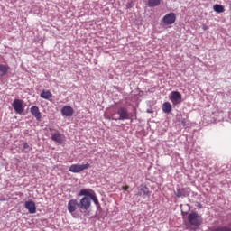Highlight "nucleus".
Here are the masks:
<instances>
[{
  "label": "nucleus",
  "instance_id": "f257e3e1",
  "mask_svg": "<svg viewBox=\"0 0 231 231\" xmlns=\"http://www.w3.org/2000/svg\"><path fill=\"white\" fill-rule=\"evenodd\" d=\"M188 221L192 226H199L203 223V218L198 212H191L188 216Z\"/></svg>",
  "mask_w": 231,
  "mask_h": 231
},
{
  "label": "nucleus",
  "instance_id": "f03ea898",
  "mask_svg": "<svg viewBox=\"0 0 231 231\" xmlns=\"http://www.w3.org/2000/svg\"><path fill=\"white\" fill-rule=\"evenodd\" d=\"M91 165L89 163L85 164H72L70 165L69 171V172H73L74 174H79V172H82V171H86L89 169Z\"/></svg>",
  "mask_w": 231,
  "mask_h": 231
},
{
  "label": "nucleus",
  "instance_id": "7ed1b4c3",
  "mask_svg": "<svg viewBox=\"0 0 231 231\" xmlns=\"http://www.w3.org/2000/svg\"><path fill=\"white\" fill-rule=\"evenodd\" d=\"M23 104H24V101L21 99H14L13 101L12 106L17 115H23V113H24V106Z\"/></svg>",
  "mask_w": 231,
  "mask_h": 231
},
{
  "label": "nucleus",
  "instance_id": "20e7f679",
  "mask_svg": "<svg viewBox=\"0 0 231 231\" xmlns=\"http://www.w3.org/2000/svg\"><path fill=\"white\" fill-rule=\"evenodd\" d=\"M79 203L80 210H89L91 208V199L89 197H83Z\"/></svg>",
  "mask_w": 231,
  "mask_h": 231
},
{
  "label": "nucleus",
  "instance_id": "39448f33",
  "mask_svg": "<svg viewBox=\"0 0 231 231\" xmlns=\"http://www.w3.org/2000/svg\"><path fill=\"white\" fill-rule=\"evenodd\" d=\"M162 23L166 26H169L170 24H174V23H176V14L174 13L167 14L166 15L163 16Z\"/></svg>",
  "mask_w": 231,
  "mask_h": 231
},
{
  "label": "nucleus",
  "instance_id": "423d86ee",
  "mask_svg": "<svg viewBox=\"0 0 231 231\" xmlns=\"http://www.w3.org/2000/svg\"><path fill=\"white\" fill-rule=\"evenodd\" d=\"M117 115H119V118H113V120H129V112L125 107H119Z\"/></svg>",
  "mask_w": 231,
  "mask_h": 231
},
{
  "label": "nucleus",
  "instance_id": "0eeeda50",
  "mask_svg": "<svg viewBox=\"0 0 231 231\" xmlns=\"http://www.w3.org/2000/svg\"><path fill=\"white\" fill-rule=\"evenodd\" d=\"M79 200L72 199L68 202L67 208L70 214H73L79 208Z\"/></svg>",
  "mask_w": 231,
  "mask_h": 231
},
{
  "label": "nucleus",
  "instance_id": "6e6552de",
  "mask_svg": "<svg viewBox=\"0 0 231 231\" xmlns=\"http://www.w3.org/2000/svg\"><path fill=\"white\" fill-rule=\"evenodd\" d=\"M170 100H171L172 104L176 106V104H181V93L178 91H172L171 93Z\"/></svg>",
  "mask_w": 231,
  "mask_h": 231
},
{
  "label": "nucleus",
  "instance_id": "1a4fd4ad",
  "mask_svg": "<svg viewBox=\"0 0 231 231\" xmlns=\"http://www.w3.org/2000/svg\"><path fill=\"white\" fill-rule=\"evenodd\" d=\"M74 113H75V110H73V107H71L70 106H64L61 108L62 116H73Z\"/></svg>",
  "mask_w": 231,
  "mask_h": 231
},
{
  "label": "nucleus",
  "instance_id": "9d476101",
  "mask_svg": "<svg viewBox=\"0 0 231 231\" xmlns=\"http://www.w3.org/2000/svg\"><path fill=\"white\" fill-rule=\"evenodd\" d=\"M31 114L38 122H40L41 118H42V115L41 114V110H39V106H33L31 107Z\"/></svg>",
  "mask_w": 231,
  "mask_h": 231
},
{
  "label": "nucleus",
  "instance_id": "9b49d317",
  "mask_svg": "<svg viewBox=\"0 0 231 231\" xmlns=\"http://www.w3.org/2000/svg\"><path fill=\"white\" fill-rule=\"evenodd\" d=\"M41 98L44 100H49V102H53V94L50 90H42L40 94Z\"/></svg>",
  "mask_w": 231,
  "mask_h": 231
},
{
  "label": "nucleus",
  "instance_id": "f8f14e48",
  "mask_svg": "<svg viewBox=\"0 0 231 231\" xmlns=\"http://www.w3.org/2000/svg\"><path fill=\"white\" fill-rule=\"evenodd\" d=\"M137 196H151V190H149V188L146 185L142 184L139 187V192Z\"/></svg>",
  "mask_w": 231,
  "mask_h": 231
},
{
  "label": "nucleus",
  "instance_id": "ddd939ff",
  "mask_svg": "<svg viewBox=\"0 0 231 231\" xmlns=\"http://www.w3.org/2000/svg\"><path fill=\"white\" fill-rule=\"evenodd\" d=\"M25 208H27L30 214H35V212H37V207L33 201H26Z\"/></svg>",
  "mask_w": 231,
  "mask_h": 231
},
{
  "label": "nucleus",
  "instance_id": "4468645a",
  "mask_svg": "<svg viewBox=\"0 0 231 231\" xmlns=\"http://www.w3.org/2000/svg\"><path fill=\"white\" fill-rule=\"evenodd\" d=\"M51 140L57 143H62V142H64V134L56 132L55 134H51Z\"/></svg>",
  "mask_w": 231,
  "mask_h": 231
},
{
  "label": "nucleus",
  "instance_id": "2eb2a0df",
  "mask_svg": "<svg viewBox=\"0 0 231 231\" xmlns=\"http://www.w3.org/2000/svg\"><path fill=\"white\" fill-rule=\"evenodd\" d=\"M94 194L95 191L93 189H81L79 196H85V198H89L90 199Z\"/></svg>",
  "mask_w": 231,
  "mask_h": 231
},
{
  "label": "nucleus",
  "instance_id": "dca6fc26",
  "mask_svg": "<svg viewBox=\"0 0 231 231\" xmlns=\"http://www.w3.org/2000/svg\"><path fill=\"white\" fill-rule=\"evenodd\" d=\"M162 111L163 113H171V111H172V106L171 105V103L165 102L162 105Z\"/></svg>",
  "mask_w": 231,
  "mask_h": 231
},
{
  "label": "nucleus",
  "instance_id": "f3484780",
  "mask_svg": "<svg viewBox=\"0 0 231 231\" xmlns=\"http://www.w3.org/2000/svg\"><path fill=\"white\" fill-rule=\"evenodd\" d=\"M213 10L217 12V14H223V12H225V6L217 4L213 6Z\"/></svg>",
  "mask_w": 231,
  "mask_h": 231
},
{
  "label": "nucleus",
  "instance_id": "a211bd4d",
  "mask_svg": "<svg viewBox=\"0 0 231 231\" xmlns=\"http://www.w3.org/2000/svg\"><path fill=\"white\" fill-rule=\"evenodd\" d=\"M8 73V68L5 65H0V77H5Z\"/></svg>",
  "mask_w": 231,
  "mask_h": 231
},
{
  "label": "nucleus",
  "instance_id": "6ab92c4d",
  "mask_svg": "<svg viewBox=\"0 0 231 231\" xmlns=\"http://www.w3.org/2000/svg\"><path fill=\"white\" fill-rule=\"evenodd\" d=\"M161 0H148V6H150V8L159 6Z\"/></svg>",
  "mask_w": 231,
  "mask_h": 231
},
{
  "label": "nucleus",
  "instance_id": "aec40b11",
  "mask_svg": "<svg viewBox=\"0 0 231 231\" xmlns=\"http://www.w3.org/2000/svg\"><path fill=\"white\" fill-rule=\"evenodd\" d=\"M91 199H92V201H94L97 208H100V202L98 201V198H97V194L96 193H94L92 195V197L90 199V201H91Z\"/></svg>",
  "mask_w": 231,
  "mask_h": 231
},
{
  "label": "nucleus",
  "instance_id": "412c9836",
  "mask_svg": "<svg viewBox=\"0 0 231 231\" xmlns=\"http://www.w3.org/2000/svg\"><path fill=\"white\" fill-rule=\"evenodd\" d=\"M211 231H231V228L226 226H221L213 228Z\"/></svg>",
  "mask_w": 231,
  "mask_h": 231
},
{
  "label": "nucleus",
  "instance_id": "4be33fe9",
  "mask_svg": "<svg viewBox=\"0 0 231 231\" xmlns=\"http://www.w3.org/2000/svg\"><path fill=\"white\" fill-rule=\"evenodd\" d=\"M175 196L177 198H182L183 197V192H181V190L177 189V191L175 192Z\"/></svg>",
  "mask_w": 231,
  "mask_h": 231
},
{
  "label": "nucleus",
  "instance_id": "5701e85b",
  "mask_svg": "<svg viewBox=\"0 0 231 231\" xmlns=\"http://www.w3.org/2000/svg\"><path fill=\"white\" fill-rule=\"evenodd\" d=\"M23 149H24V151H26V150L30 151V145L28 144V143H23Z\"/></svg>",
  "mask_w": 231,
  "mask_h": 231
},
{
  "label": "nucleus",
  "instance_id": "b1692460",
  "mask_svg": "<svg viewBox=\"0 0 231 231\" xmlns=\"http://www.w3.org/2000/svg\"><path fill=\"white\" fill-rule=\"evenodd\" d=\"M122 189H123V190H128L129 189V186L128 185L123 186Z\"/></svg>",
  "mask_w": 231,
  "mask_h": 231
},
{
  "label": "nucleus",
  "instance_id": "393cba45",
  "mask_svg": "<svg viewBox=\"0 0 231 231\" xmlns=\"http://www.w3.org/2000/svg\"><path fill=\"white\" fill-rule=\"evenodd\" d=\"M181 124H182V125H187V121L185 120V119H183L182 121H181Z\"/></svg>",
  "mask_w": 231,
  "mask_h": 231
},
{
  "label": "nucleus",
  "instance_id": "a878e982",
  "mask_svg": "<svg viewBox=\"0 0 231 231\" xmlns=\"http://www.w3.org/2000/svg\"><path fill=\"white\" fill-rule=\"evenodd\" d=\"M203 30H208V27L206 26V25H204V26H203Z\"/></svg>",
  "mask_w": 231,
  "mask_h": 231
},
{
  "label": "nucleus",
  "instance_id": "bb28decb",
  "mask_svg": "<svg viewBox=\"0 0 231 231\" xmlns=\"http://www.w3.org/2000/svg\"><path fill=\"white\" fill-rule=\"evenodd\" d=\"M198 207H199V208H203V206H202L201 204H199Z\"/></svg>",
  "mask_w": 231,
  "mask_h": 231
}]
</instances>
